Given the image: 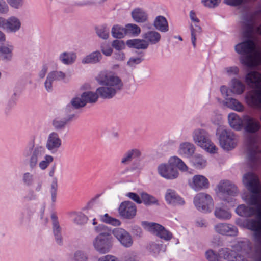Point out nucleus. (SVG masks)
Listing matches in <instances>:
<instances>
[{
  "instance_id": "6ab92c4d",
  "label": "nucleus",
  "mask_w": 261,
  "mask_h": 261,
  "mask_svg": "<svg viewBox=\"0 0 261 261\" xmlns=\"http://www.w3.org/2000/svg\"><path fill=\"white\" fill-rule=\"evenodd\" d=\"M61 146V140L59 135L55 132L49 134L45 146L47 149L51 152H55Z\"/></svg>"
},
{
  "instance_id": "f257e3e1",
  "label": "nucleus",
  "mask_w": 261,
  "mask_h": 261,
  "mask_svg": "<svg viewBox=\"0 0 261 261\" xmlns=\"http://www.w3.org/2000/svg\"><path fill=\"white\" fill-rule=\"evenodd\" d=\"M96 80L102 86L98 88L96 92L86 91L82 93L86 104L88 102H96L98 99V95L104 99L111 98L123 87L121 79L107 71H101L97 76Z\"/></svg>"
},
{
  "instance_id": "4d7b16f0",
  "label": "nucleus",
  "mask_w": 261,
  "mask_h": 261,
  "mask_svg": "<svg viewBox=\"0 0 261 261\" xmlns=\"http://www.w3.org/2000/svg\"><path fill=\"white\" fill-rule=\"evenodd\" d=\"M10 6L15 8L18 9L22 6L23 0H6Z\"/></svg>"
},
{
  "instance_id": "f704fd0d",
  "label": "nucleus",
  "mask_w": 261,
  "mask_h": 261,
  "mask_svg": "<svg viewBox=\"0 0 261 261\" xmlns=\"http://www.w3.org/2000/svg\"><path fill=\"white\" fill-rule=\"evenodd\" d=\"M244 89L245 86L241 81L237 79L232 80L231 91L232 93L239 95L244 92Z\"/></svg>"
},
{
  "instance_id": "680f3d73",
  "label": "nucleus",
  "mask_w": 261,
  "mask_h": 261,
  "mask_svg": "<svg viewBox=\"0 0 261 261\" xmlns=\"http://www.w3.org/2000/svg\"><path fill=\"white\" fill-rule=\"evenodd\" d=\"M50 177H59L60 176V169L59 168L53 167L49 172Z\"/></svg>"
},
{
  "instance_id": "f8f14e48",
  "label": "nucleus",
  "mask_w": 261,
  "mask_h": 261,
  "mask_svg": "<svg viewBox=\"0 0 261 261\" xmlns=\"http://www.w3.org/2000/svg\"><path fill=\"white\" fill-rule=\"evenodd\" d=\"M261 16V8L256 10L250 17L244 22L243 34L246 37H249L252 33H258L261 35V24L258 27H255V22Z\"/></svg>"
},
{
  "instance_id": "b1692460",
  "label": "nucleus",
  "mask_w": 261,
  "mask_h": 261,
  "mask_svg": "<svg viewBox=\"0 0 261 261\" xmlns=\"http://www.w3.org/2000/svg\"><path fill=\"white\" fill-rule=\"evenodd\" d=\"M143 37L148 43V46L149 44L154 45L159 43L161 39L160 33L156 31H149L143 35Z\"/></svg>"
},
{
  "instance_id": "7ed1b4c3",
  "label": "nucleus",
  "mask_w": 261,
  "mask_h": 261,
  "mask_svg": "<svg viewBox=\"0 0 261 261\" xmlns=\"http://www.w3.org/2000/svg\"><path fill=\"white\" fill-rule=\"evenodd\" d=\"M245 82L249 87L255 88L246 93V103L250 107L261 108V74L257 71H250L245 75Z\"/></svg>"
},
{
  "instance_id": "6e6552de",
  "label": "nucleus",
  "mask_w": 261,
  "mask_h": 261,
  "mask_svg": "<svg viewBox=\"0 0 261 261\" xmlns=\"http://www.w3.org/2000/svg\"><path fill=\"white\" fill-rule=\"evenodd\" d=\"M193 202L198 211L204 213L211 212L214 207V201L212 197L204 192L197 193L194 196Z\"/></svg>"
},
{
  "instance_id": "49530a36",
  "label": "nucleus",
  "mask_w": 261,
  "mask_h": 261,
  "mask_svg": "<svg viewBox=\"0 0 261 261\" xmlns=\"http://www.w3.org/2000/svg\"><path fill=\"white\" fill-rule=\"evenodd\" d=\"M101 219L103 222L114 226H119L120 225V222L119 220L111 217L107 214H105L102 217Z\"/></svg>"
},
{
  "instance_id": "2eb2a0df",
  "label": "nucleus",
  "mask_w": 261,
  "mask_h": 261,
  "mask_svg": "<svg viewBox=\"0 0 261 261\" xmlns=\"http://www.w3.org/2000/svg\"><path fill=\"white\" fill-rule=\"evenodd\" d=\"M158 171L159 174L164 178L173 179L178 176V172L170 163V159L168 164H162L158 166Z\"/></svg>"
},
{
  "instance_id": "4c0bfd02",
  "label": "nucleus",
  "mask_w": 261,
  "mask_h": 261,
  "mask_svg": "<svg viewBox=\"0 0 261 261\" xmlns=\"http://www.w3.org/2000/svg\"><path fill=\"white\" fill-rule=\"evenodd\" d=\"M76 55L72 53H64L60 57L61 61L65 64H70L74 61Z\"/></svg>"
},
{
  "instance_id": "bb28decb",
  "label": "nucleus",
  "mask_w": 261,
  "mask_h": 261,
  "mask_svg": "<svg viewBox=\"0 0 261 261\" xmlns=\"http://www.w3.org/2000/svg\"><path fill=\"white\" fill-rule=\"evenodd\" d=\"M194 145L189 142H182L179 146V153L186 157H190L193 155L195 151Z\"/></svg>"
},
{
  "instance_id": "ddd939ff",
  "label": "nucleus",
  "mask_w": 261,
  "mask_h": 261,
  "mask_svg": "<svg viewBox=\"0 0 261 261\" xmlns=\"http://www.w3.org/2000/svg\"><path fill=\"white\" fill-rule=\"evenodd\" d=\"M242 182L246 188L254 194L261 192V184L258 178L252 172H248L242 176Z\"/></svg>"
},
{
  "instance_id": "a211bd4d",
  "label": "nucleus",
  "mask_w": 261,
  "mask_h": 261,
  "mask_svg": "<svg viewBox=\"0 0 261 261\" xmlns=\"http://www.w3.org/2000/svg\"><path fill=\"white\" fill-rule=\"evenodd\" d=\"M118 211L120 215L126 219H132L136 214V207L130 201L122 202L119 207Z\"/></svg>"
},
{
  "instance_id": "2f4dec72",
  "label": "nucleus",
  "mask_w": 261,
  "mask_h": 261,
  "mask_svg": "<svg viewBox=\"0 0 261 261\" xmlns=\"http://www.w3.org/2000/svg\"><path fill=\"white\" fill-rule=\"evenodd\" d=\"M214 215L216 217L221 220L229 219L231 218L230 213L222 206H217L215 207Z\"/></svg>"
},
{
  "instance_id": "c85d7f7f",
  "label": "nucleus",
  "mask_w": 261,
  "mask_h": 261,
  "mask_svg": "<svg viewBox=\"0 0 261 261\" xmlns=\"http://www.w3.org/2000/svg\"><path fill=\"white\" fill-rule=\"evenodd\" d=\"M224 104L228 108L237 112H241L244 110V106L237 99L233 98H226Z\"/></svg>"
},
{
  "instance_id": "09e8293b",
  "label": "nucleus",
  "mask_w": 261,
  "mask_h": 261,
  "mask_svg": "<svg viewBox=\"0 0 261 261\" xmlns=\"http://www.w3.org/2000/svg\"><path fill=\"white\" fill-rule=\"evenodd\" d=\"M53 221V230L55 236H58L60 233L61 228L57 220V217L55 214H52L51 216Z\"/></svg>"
},
{
  "instance_id": "603ef678",
  "label": "nucleus",
  "mask_w": 261,
  "mask_h": 261,
  "mask_svg": "<svg viewBox=\"0 0 261 261\" xmlns=\"http://www.w3.org/2000/svg\"><path fill=\"white\" fill-rule=\"evenodd\" d=\"M221 0H202L201 2L205 7L214 8L220 3Z\"/></svg>"
},
{
  "instance_id": "58836bf2",
  "label": "nucleus",
  "mask_w": 261,
  "mask_h": 261,
  "mask_svg": "<svg viewBox=\"0 0 261 261\" xmlns=\"http://www.w3.org/2000/svg\"><path fill=\"white\" fill-rule=\"evenodd\" d=\"M75 222L79 225H83L84 224H87V225H95L96 222L95 221V219H93L92 220L91 219H88L86 216L84 215H81L78 216L75 219Z\"/></svg>"
},
{
  "instance_id": "13d9d810",
  "label": "nucleus",
  "mask_w": 261,
  "mask_h": 261,
  "mask_svg": "<svg viewBox=\"0 0 261 261\" xmlns=\"http://www.w3.org/2000/svg\"><path fill=\"white\" fill-rule=\"evenodd\" d=\"M57 188V183L55 180L53 182L51 185V200L53 203L56 201V190Z\"/></svg>"
},
{
  "instance_id": "423d86ee",
  "label": "nucleus",
  "mask_w": 261,
  "mask_h": 261,
  "mask_svg": "<svg viewBox=\"0 0 261 261\" xmlns=\"http://www.w3.org/2000/svg\"><path fill=\"white\" fill-rule=\"evenodd\" d=\"M246 159L252 167L259 162L261 149L257 138L252 136L248 137L245 141Z\"/></svg>"
},
{
  "instance_id": "79ce46f5",
  "label": "nucleus",
  "mask_w": 261,
  "mask_h": 261,
  "mask_svg": "<svg viewBox=\"0 0 261 261\" xmlns=\"http://www.w3.org/2000/svg\"><path fill=\"white\" fill-rule=\"evenodd\" d=\"M71 103L76 109L83 107L86 105L85 101L82 94L73 98L71 101Z\"/></svg>"
},
{
  "instance_id": "c756f323",
  "label": "nucleus",
  "mask_w": 261,
  "mask_h": 261,
  "mask_svg": "<svg viewBox=\"0 0 261 261\" xmlns=\"http://www.w3.org/2000/svg\"><path fill=\"white\" fill-rule=\"evenodd\" d=\"M101 55L99 51H96L85 56L82 60L83 64H95L99 62L101 59Z\"/></svg>"
},
{
  "instance_id": "a19ab883",
  "label": "nucleus",
  "mask_w": 261,
  "mask_h": 261,
  "mask_svg": "<svg viewBox=\"0 0 261 261\" xmlns=\"http://www.w3.org/2000/svg\"><path fill=\"white\" fill-rule=\"evenodd\" d=\"M125 34H126L125 28L119 25H115L112 29V34L115 38H121L123 37Z\"/></svg>"
},
{
  "instance_id": "412c9836",
  "label": "nucleus",
  "mask_w": 261,
  "mask_h": 261,
  "mask_svg": "<svg viewBox=\"0 0 261 261\" xmlns=\"http://www.w3.org/2000/svg\"><path fill=\"white\" fill-rule=\"evenodd\" d=\"M165 197L166 201L172 205H181L185 203L184 199L174 190L171 189L167 190Z\"/></svg>"
},
{
  "instance_id": "774afa93",
  "label": "nucleus",
  "mask_w": 261,
  "mask_h": 261,
  "mask_svg": "<svg viewBox=\"0 0 261 261\" xmlns=\"http://www.w3.org/2000/svg\"><path fill=\"white\" fill-rule=\"evenodd\" d=\"M227 72L229 74L236 75L239 72V69L237 67H230L226 68Z\"/></svg>"
},
{
  "instance_id": "5701e85b",
  "label": "nucleus",
  "mask_w": 261,
  "mask_h": 261,
  "mask_svg": "<svg viewBox=\"0 0 261 261\" xmlns=\"http://www.w3.org/2000/svg\"><path fill=\"white\" fill-rule=\"evenodd\" d=\"M228 121L230 126L234 130H241L244 125V120L238 115L231 113L228 115Z\"/></svg>"
},
{
  "instance_id": "e433bc0d",
  "label": "nucleus",
  "mask_w": 261,
  "mask_h": 261,
  "mask_svg": "<svg viewBox=\"0 0 261 261\" xmlns=\"http://www.w3.org/2000/svg\"><path fill=\"white\" fill-rule=\"evenodd\" d=\"M170 163L173 165L174 167L176 169L178 168L182 171H186L187 170L186 165L178 157H171L170 158Z\"/></svg>"
},
{
  "instance_id": "c9c22d12",
  "label": "nucleus",
  "mask_w": 261,
  "mask_h": 261,
  "mask_svg": "<svg viewBox=\"0 0 261 261\" xmlns=\"http://www.w3.org/2000/svg\"><path fill=\"white\" fill-rule=\"evenodd\" d=\"M140 195L142 201L145 205H149L151 204H158V200L153 196L145 192H142Z\"/></svg>"
},
{
  "instance_id": "72a5a7b5",
  "label": "nucleus",
  "mask_w": 261,
  "mask_h": 261,
  "mask_svg": "<svg viewBox=\"0 0 261 261\" xmlns=\"http://www.w3.org/2000/svg\"><path fill=\"white\" fill-rule=\"evenodd\" d=\"M141 155V151L138 149H133L128 151L122 159L121 163L126 164L129 163L133 158L139 157Z\"/></svg>"
},
{
  "instance_id": "f03ea898",
  "label": "nucleus",
  "mask_w": 261,
  "mask_h": 261,
  "mask_svg": "<svg viewBox=\"0 0 261 261\" xmlns=\"http://www.w3.org/2000/svg\"><path fill=\"white\" fill-rule=\"evenodd\" d=\"M235 50L244 55L240 58V62L244 65L252 68L261 64V51L252 41L238 43L235 46Z\"/></svg>"
},
{
  "instance_id": "69168bd1",
  "label": "nucleus",
  "mask_w": 261,
  "mask_h": 261,
  "mask_svg": "<svg viewBox=\"0 0 261 261\" xmlns=\"http://www.w3.org/2000/svg\"><path fill=\"white\" fill-rule=\"evenodd\" d=\"M8 6L3 0H0V13L5 14L8 11Z\"/></svg>"
},
{
  "instance_id": "aec40b11",
  "label": "nucleus",
  "mask_w": 261,
  "mask_h": 261,
  "mask_svg": "<svg viewBox=\"0 0 261 261\" xmlns=\"http://www.w3.org/2000/svg\"><path fill=\"white\" fill-rule=\"evenodd\" d=\"M214 229L217 233L222 235L235 236L238 233L235 226L226 223H218L214 226Z\"/></svg>"
},
{
  "instance_id": "8fccbe9b",
  "label": "nucleus",
  "mask_w": 261,
  "mask_h": 261,
  "mask_svg": "<svg viewBox=\"0 0 261 261\" xmlns=\"http://www.w3.org/2000/svg\"><path fill=\"white\" fill-rule=\"evenodd\" d=\"M53 161V157L50 155L45 156L43 160L41 161L39 164V166L41 169H45L48 165Z\"/></svg>"
},
{
  "instance_id": "9b49d317",
  "label": "nucleus",
  "mask_w": 261,
  "mask_h": 261,
  "mask_svg": "<svg viewBox=\"0 0 261 261\" xmlns=\"http://www.w3.org/2000/svg\"><path fill=\"white\" fill-rule=\"evenodd\" d=\"M142 225L146 230L161 239L168 241L172 237V233L159 224L144 221L142 222Z\"/></svg>"
},
{
  "instance_id": "5fc2aeb1",
  "label": "nucleus",
  "mask_w": 261,
  "mask_h": 261,
  "mask_svg": "<svg viewBox=\"0 0 261 261\" xmlns=\"http://www.w3.org/2000/svg\"><path fill=\"white\" fill-rule=\"evenodd\" d=\"M230 254V251L227 248H222L219 251V256H220V261L222 258L228 259Z\"/></svg>"
},
{
  "instance_id": "f3484780",
  "label": "nucleus",
  "mask_w": 261,
  "mask_h": 261,
  "mask_svg": "<svg viewBox=\"0 0 261 261\" xmlns=\"http://www.w3.org/2000/svg\"><path fill=\"white\" fill-rule=\"evenodd\" d=\"M244 130L250 134H254L261 128V124L259 121L256 118L248 115L243 116Z\"/></svg>"
},
{
  "instance_id": "c03bdc74",
  "label": "nucleus",
  "mask_w": 261,
  "mask_h": 261,
  "mask_svg": "<svg viewBox=\"0 0 261 261\" xmlns=\"http://www.w3.org/2000/svg\"><path fill=\"white\" fill-rule=\"evenodd\" d=\"M191 39L192 43L194 47L196 45V36L197 35L200 34L201 32V28L198 25H195L194 27L193 25L191 26Z\"/></svg>"
},
{
  "instance_id": "a18cd8bd",
  "label": "nucleus",
  "mask_w": 261,
  "mask_h": 261,
  "mask_svg": "<svg viewBox=\"0 0 261 261\" xmlns=\"http://www.w3.org/2000/svg\"><path fill=\"white\" fill-rule=\"evenodd\" d=\"M72 261H88V256L86 253L82 251L75 252L72 258Z\"/></svg>"
},
{
  "instance_id": "9d476101",
  "label": "nucleus",
  "mask_w": 261,
  "mask_h": 261,
  "mask_svg": "<svg viewBox=\"0 0 261 261\" xmlns=\"http://www.w3.org/2000/svg\"><path fill=\"white\" fill-rule=\"evenodd\" d=\"M217 194L224 200L227 201V196H234L239 192L237 186L231 181L227 180H222L217 185L215 189Z\"/></svg>"
},
{
  "instance_id": "473e14b6",
  "label": "nucleus",
  "mask_w": 261,
  "mask_h": 261,
  "mask_svg": "<svg viewBox=\"0 0 261 261\" xmlns=\"http://www.w3.org/2000/svg\"><path fill=\"white\" fill-rule=\"evenodd\" d=\"M192 163L195 168L198 169L205 168L207 164L206 159L200 154H196L193 156Z\"/></svg>"
},
{
  "instance_id": "cd10ccee",
  "label": "nucleus",
  "mask_w": 261,
  "mask_h": 261,
  "mask_svg": "<svg viewBox=\"0 0 261 261\" xmlns=\"http://www.w3.org/2000/svg\"><path fill=\"white\" fill-rule=\"evenodd\" d=\"M65 77V74L61 71H53L49 73L45 82L46 89L49 90L51 88L53 81L64 79Z\"/></svg>"
},
{
  "instance_id": "338daca9",
  "label": "nucleus",
  "mask_w": 261,
  "mask_h": 261,
  "mask_svg": "<svg viewBox=\"0 0 261 261\" xmlns=\"http://www.w3.org/2000/svg\"><path fill=\"white\" fill-rule=\"evenodd\" d=\"M98 261H118L117 258L114 256L110 255H107L100 257L98 259Z\"/></svg>"
},
{
  "instance_id": "7c9ffc66",
  "label": "nucleus",
  "mask_w": 261,
  "mask_h": 261,
  "mask_svg": "<svg viewBox=\"0 0 261 261\" xmlns=\"http://www.w3.org/2000/svg\"><path fill=\"white\" fill-rule=\"evenodd\" d=\"M126 44L130 47L138 49H145L148 47V43L145 39H135L127 41Z\"/></svg>"
},
{
  "instance_id": "bf43d9fd",
  "label": "nucleus",
  "mask_w": 261,
  "mask_h": 261,
  "mask_svg": "<svg viewBox=\"0 0 261 261\" xmlns=\"http://www.w3.org/2000/svg\"><path fill=\"white\" fill-rule=\"evenodd\" d=\"M44 147L40 146L35 147L32 154L38 158L44 154Z\"/></svg>"
},
{
  "instance_id": "1a4fd4ad",
  "label": "nucleus",
  "mask_w": 261,
  "mask_h": 261,
  "mask_svg": "<svg viewBox=\"0 0 261 261\" xmlns=\"http://www.w3.org/2000/svg\"><path fill=\"white\" fill-rule=\"evenodd\" d=\"M219 140L220 145L224 150L233 149L238 144V137L231 130L222 129L220 133Z\"/></svg>"
},
{
  "instance_id": "dca6fc26",
  "label": "nucleus",
  "mask_w": 261,
  "mask_h": 261,
  "mask_svg": "<svg viewBox=\"0 0 261 261\" xmlns=\"http://www.w3.org/2000/svg\"><path fill=\"white\" fill-rule=\"evenodd\" d=\"M112 233L124 247L128 248L132 246L133 238L125 230L121 228H116L112 230Z\"/></svg>"
},
{
  "instance_id": "0eeeda50",
  "label": "nucleus",
  "mask_w": 261,
  "mask_h": 261,
  "mask_svg": "<svg viewBox=\"0 0 261 261\" xmlns=\"http://www.w3.org/2000/svg\"><path fill=\"white\" fill-rule=\"evenodd\" d=\"M192 137L193 141L198 146L210 153L216 152L217 148L210 140L209 135L206 130L196 129L193 132Z\"/></svg>"
},
{
  "instance_id": "39448f33",
  "label": "nucleus",
  "mask_w": 261,
  "mask_h": 261,
  "mask_svg": "<svg viewBox=\"0 0 261 261\" xmlns=\"http://www.w3.org/2000/svg\"><path fill=\"white\" fill-rule=\"evenodd\" d=\"M95 230L99 234L92 241L94 249L100 254L109 252L113 246L114 241L112 230L102 225L95 227Z\"/></svg>"
},
{
  "instance_id": "37998d69",
  "label": "nucleus",
  "mask_w": 261,
  "mask_h": 261,
  "mask_svg": "<svg viewBox=\"0 0 261 261\" xmlns=\"http://www.w3.org/2000/svg\"><path fill=\"white\" fill-rule=\"evenodd\" d=\"M13 49V47L12 45L0 46V53L5 56V59L10 60L12 57Z\"/></svg>"
},
{
  "instance_id": "0e129e2a",
  "label": "nucleus",
  "mask_w": 261,
  "mask_h": 261,
  "mask_svg": "<svg viewBox=\"0 0 261 261\" xmlns=\"http://www.w3.org/2000/svg\"><path fill=\"white\" fill-rule=\"evenodd\" d=\"M23 182L25 184L29 185L32 184L33 181V176L30 173H25L23 175Z\"/></svg>"
},
{
  "instance_id": "20e7f679",
  "label": "nucleus",
  "mask_w": 261,
  "mask_h": 261,
  "mask_svg": "<svg viewBox=\"0 0 261 261\" xmlns=\"http://www.w3.org/2000/svg\"><path fill=\"white\" fill-rule=\"evenodd\" d=\"M236 211L238 215L242 216H251L257 214V217L260 220L247 219L246 221V227L253 231V236L255 240L261 242V207L258 206L257 209H255L252 207L240 205L237 207Z\"/></svg>"
},
{
  "instance_id": "393cba45",
  "label": "nucleus",
  "mask_w": 261,
  "mask_h": 261,
  "mask_svg": "<svg viewBox=\"0 0 261 261\" xmlns=\"http://www.w3.org/2000/svg\"><path fill=\"white\" fill-rule=\"evenodd\" d=\"M132 17L134 21L137 23H144L148 20V15L142 9L137 8L131 13Z\"/></svg>"
},
{
  "instance_id": "ea45409f",
  "label": "nucleus",
  "mask_w": 261,
  "mask_h": 261,
  "mask_svg": "<svg viewBox=\"0 0 261 261\" xmlns=\"http://www.w3.org/2000/svg\"><path fill=\"white\" fill-rule=\"evenodd\" d=\"M126 33L132 34L134 36L138 35L141 32L140 28L136 24L129 23L125 28Z\"/></svg>"
},
{
  "instance_id": "864d4df0",
  "label": "nucleus",
  "mask_w": 261,
  "mask_h": 261,
  "mask_svg": "<svg viewBox=\"0 0 261 261\" xmlns=\"http://www.w3.org/2000/svg\"><path fill=\"white\" fill-rule=\"evenodd\" d=\"M67 121L65 120H61L56 118L53 121V124L56 129H60L64 127Z\"/></svg>"
},
{
  "instance_id": "052dcab7",
  "label": "nucleus",
  "mask_w": 261,
  "mask_h": 261,
  "mask_svg": "<svg viewBox=\"0 0 261 261\" xmlns=\"http://www.w3.org/2000/svg\"><path fill=\"white\" fill-rule=\"evenodd\" d=\"M126 196L137 203L140 204L142 202V201L141 200L139 195L135 193H128L126 194Z\"/></svg>"
},
{
  "instance_id": "e2e57ef3",
  "label": "nucleus",
  "mask_w": 261,
  "mask_h": 261,
  "mask_svg": "<svg viewBox=\"0 0 261 261\" xmlns=\"http://www.w3.org/2000/svg\"><path fill=\"white\" fill-rule=\"evenodd\" d=\"M101 51L105 55L109 56L112 54L113 50L109 45L104 44L101 46Z\"/></svg>"
},
{
  "instance_id": "a878e982",
  "label": "nucleus",
  "mask_w": 261,
  "mask_h": 261,
  "mask_svg": "<svg viewBox=\"0 0 261 261\" xmlns=\"http://www.w3.org/2000/svg\"><path fill=\"white\" fill-rule=\"evenodd\" d=\"M153 25L155 29L161 32H167L169 30L167 20L163 16H156L153 21Z\"/></svg>"
},
{
  "instance_id": "3c124183",
  "label": "nucleus",
  "mask_w": 261,
  "mask_h": 261,
  "mask_svg": "<svg viewBox=\"0 0 261 261\" xmlns=\"http://www.w3.org/2000/svg\"><path fill=\"white\" fill-rule=\"evenodd\" d=\"M96 32L98 36L103 39H106L109 37V30L106 27H101L97 28Z\"/></svg>"
},
{
  "instance_id": "4468645a",
  "label": "nucleus",
  "mask_w": 261,
  "mask_h": 261,
  "mask_svg": "<svg viewBox=\"0 0 261 261\" xmlns=\"http://www.w3.org/2000/svg\"><path fill=\"white\" fill-rule=\"evenodd\" d=\"M189 187L195 192L208 188L210 183L208 179L204 176L200 174L194 175L188 181Z\"/></svg>"
},
{
  "instance_id": "de8ad7c7",
  "label": "nucleus",
  "mask_w": 261,
  "mask_h": 261,
  "mask_svg": "<svg viewBox=\"0 0 261 261\" xmlns=\"http://www.w3.org/2000/svg\"><path fill=\"white\" fill-rule=\"evenodd\" d=\"M205 256L208 261H220L219 253H216L212 250H208L205 252Z\"/></svg>"
},
{
  "instance_id": "6e6d98bb",
  "label": "nucleus",
  "mask_w": 261,
  "mask_h": 261,
  "mask_svg": "<svg viewBox=\"0 0 261 261\" xmlns=\"http://www.w3.org/2000/svg\"><path fill=\"white\" fill-rule=\"evenodd\" d=\"M112 46L118 50H121L125 48V44L123 41L116 40L113 41Z\"/></svg>"
},
{
  "instance_id": "4be33fe9",
  "label": "nucleus",
  "mask_w": 261,
  "mask_h": 261,
  "mask_svg": "<svg viewBox=\"0 0 261 261\" xmlns=\"http://www.w3.org/2000/svg\"><path fill=\"white\" fill-rule=\"evenodd\" d=\"M21 24V22L18 18L11 16L6 19L4 30L7 32L15 33L19 30Z\"/></svg>"
}]
</instances>
